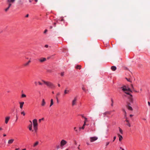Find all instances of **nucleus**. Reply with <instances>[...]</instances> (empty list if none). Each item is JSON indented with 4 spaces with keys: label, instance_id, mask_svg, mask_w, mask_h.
<instances>
[{
    "label": "nucleus",
    "instance_id": "obj_1",
    "mask_svg": "<svg viewBox=\"0 0 150 150\" xmlns=\"http://www.w3.org/2000/svg\"><path fill=\"white\" fill-rule=\"evenodd\" d=\"M29 123L27 126V128L29 131L33 133V135L37 134L38 130V124L37 120L34 119L31 121H29Z\"/></svg>",
    "mask_w": 150,
    "mask_h": 150
},
{
    "label": "nucleus",
    "instance_id": "obj_2",
    "mask_svg": "<svg viewBox=\"0 0 150 150\" xmlns=\"http://www.w3.org/2000/svg\"><path fill=\"white\" fill-rule=\"evenodd\" d=\"M67 142L66 140L63 139L62 140L60 143L59 145L57 146V148L58 149L60 148L63 149L64 146L67 144Z\"/></svg>",
    "mask_w": 150,
    "mask_h": 150
},
{
    "label": "nucleus",
    "instance_id": "obj_3",
    "mask_svg": "<svg viewBox=\"0 0 150 150\" xmlns=\"http://www.w3.org/2000/svg\"><path fill=\"white\" fill-rule=\"evenodd\" d=\"M122 90L127 94H129L130 92L131 91L130 89L129 88H127L125 86L121 87Z\"/></svg>",
    "mask_w": 150,
    "mask_h": 150
},
{
    "label": "nucleus",
    "instance_id": "obj_4",
    "mask_svg": "<svg viewBox=\"0 0 150 150\" xmlns=\"http://www.w3.org/2000/svg\"><path fill=\"white\" fill-rule=\"evenodd\" d=\"M95 130V123L94 122L93 125H91L90 128L88 130V132L93 131Z\"/></svg>",
    "mask_w": 150,
    "mask_h": 150
},
{
    "label": "nucleus",
    "instance_id": "obj_5",
    "mask_svg": "<svg viewBox=\"0 0 150 150\" xmlns=\"http://www.w3.org/2000/svg\"><path fill=\"white\" fill-rule=\"evenodd\" d=\"M111 112L110 111H107L103 113V115L104 119V120H107L106 119V117L108 118H109V117L108 116V115H110V114Z\"/></svg>",
    "mask_w": 150,
    "mask_h": 150
},
{
    "label": "nucleus",
    "instance_id": "obj_6",
    "mask_svg": "<svg viewBox=\"0 0 150 150\" xmlns=\"http://www.w3.org/2000/svg\"><path fill=\"white\" fill-rule=\"evenodd\" d=\"M46 85L50 88H55L54 85L52 83L48 81L47 83H46Z\"/></svg>",
    "mask_w": 150,
    "mask_h": 150
},
{
    "label": "nucleus",
    "instance_id": "obj_7",
    "mask_svg": "<svg viewBox=\"0 0 150 150\" xmlns=\"http://www.w3.org/2000/svg\"><path fill=\"white\" fill-rule=\"evenodd\" d=\"M31 58H29V60L28 62L24 63L23 64V66L24 67H28L31 62Z\"/></svg>",
    "mask_w": 150,
    "mask_h": 150
},
{
    "label": "nucleus",
    "instance_id": "obj_8",
    "mask_svg": "<svg viewBox=\"0 0 150 150\" xmlns=\"http://www.w3.org/2000/svg\"><path fill=\"white\" fill-rule=\"evenodd\" d=\"M77 98L76 97L74 98L72 101V105L74 106L76 105Z\"/></svg>",
    "mask_w": 150,
    "mask_h": 150
},
{
    "label": "nucleus",
    "instance_id": "obj_9",
    "mask_svg": "<svg viewBox=\"0 0 150 150\" xmlns=\"http://www.w3.org/2000/svg\"><path fill=\"white\" fill-rule=\"evenodd\" d=\"M98 137H91L90 138V141L91 142H93L97 140L98 139Z\"/></svg>",
    "mask_w": 150,
    "mask_h": 150
},
{
    "label": "nucleus",
    "instance_id": "obj_10",
    "mask_svg": "<svg viewBox=\"0 0 150 150\" xmlns=\"http://www.w3.org/2000/svg\"><path fill=\"white\" fill-rule=\"evenodd\" d=\"M39 142L37 141L34 142L32 146L33 148H35L37 146H38L39 144Z\"/></svg>",
    "mask_w": 150,
    "mask_h": 150
},
{
    "label": "nucleus",
    "instance_id": "obj_11",
    "mask_svg": "<svg viewBox=\"0 0 150 150\" xmlns=\"http://www.w3.org/2000/svg\"><path fill=\"white\" fill-rule=\"evenodd\" d=\"M5 123L6 124H7L8 122L10 119V117L9 116H6L5 117Z\"/></svg>",
    "mask_w": 150,
    "mask_h": 150
},
{
    "label": "nucleus",
    "instance_id": "obj_12",
    "mask_svg": "<svg viewBox=\"0 0 150 150\" xmlns=\"http://www.w3.org/2000/svg\"><path fill=\"white\" fill-rule=\"evenodd\" d=\"M127 107L128 110L131 111H132L133 110L132 108L130 106L129 103H127Z\"/></svg>",
    "mask_w": 150,
    "mask_h": 150
},
{
    "label": "nucleus",
    "instance_id": "obj_13",
    "mask_svg": "<svg viewBox=\"0 0 150 150\" xmlns=\"http://www.w3.org/2000/svg\"><path fill=\"white\" fill-rule=\"evenodd\" d=\"M19 107L21 109H22L24 104V102H20L19 103Z\"/></svg>",
    "mask_w": 150,
    "mask_h": 150
},
{
    "label": "nucleus",
    "instance_id": "obj_14",
    "mask_svg": "<svg viewBox=\"0 0 150 150\" xmlns=\"http://www.w3.org/2000/svg\"><path fill=\"white\" fill-rule=\"evenodd\" d=\"M46 60V59L45 58H42L38 59V61L40 62H42Z\"/></svg>",
    "mask_w": 150,
    "mask_h": 150
},
{
    "label": "nucleus",
    "instance_id": "obj_15",
    "mask_svg": "<svg viewBox=\"0 0 150 150\" xmlns=\"http://www.w3.org/2000/svg\"><path fill=\"white\" fill-rule=\"evenodd\" d=\"M11 6V3H9L8 7L5 9V11L6 12H7L8 11Z\"/></svg>",
    "mask_w": 150,
    "mask_h": 150
},
{
    "label": "nucleus",
    "instance_id": "obj_16",
    "mask_svg": "<svg viewBox=\"0 0 150 150\" xmlns=\"http://www.w3.org/2000/svg\"><path fill=\"white\" fill-rule=\"evenodd\" d=\"M117 135L119 137V141L120 142H121L122 140V139H123V137H122V136L120 135V134H117Z\"/></svg>",
    "mask_w": 150,
    "mask_h": 150
},
{
    "label": "nucleus",
    "instance_id": "obj_17",
    "mask_svg": "<svg viewBox=\"0 0 150 150\" xmlns=\"http://www.w3.org/2000/svg\"><path fill=\"white\" fill-rule=\"evenodd\" d=\"M45 104L46 103L45 100L44 99H43L42 101L41 106H44L45 105Z\"/></svg>",
    "mask_w": 150,
    "mask_h": 150
},
{
    "label": "nucleus",
    "instance_id": "obj_18",
    "mask_svg": "<svg viewBox=\"0 0 150 150\" xmlns=\"http://www.w3.org/2000/svg\"><path fill=\"white\" fill-rule=\"evenodd\" d=\"M69 92V91L67 89H65L64 91V94L65 95V94H68Z\"/></svg>",
    "mask_w": 150,
    "mask_h": 150
},
{
    "label": "nucleus",
    "instance_id": "obj_19",
    "mask_svg": "<svg viewBox=\"0 0 150 150\" xmlns=\"http://www.w3.org/2000/svg\"><path fill=\"white\" fill-rule=\"evenodd\" d=\"M18 4L20 5H22L23 4V2L21 0H18Z\"/></svg>",
    "mask_w": 150,
    "mask_h": 150
},
{
    "label": "nucleus",
    "instance_id": "obj_20",
    "mask_svg": "<svg viewBox=\"0 0 150 150\" xmlns=\"http://www.w3.org/2000/svg\"><path fill=\"white\" fill-rule=\"evenodd\" d=\"M14 141L13 139H11L9 140L8 141V144H12Z\"/></svg>",
    "mask_w": 150,
    "mask_h": 150
},
{
    "label": "nucleus",
    "instance_id": "obj_21",
    "mask_svg": "<svg viewBox=\"0 0 150 150\" xmlns=\"http://www.w3.org/2000/svg\"><path fill=\"white\" fill-rule=\"evenodd\" d=\"M111 69L113 71H115L116 69V67L114 66H112L111 67Z\"/></svg>",
    "mask_w": 150,
    "mask_h": 150
},
{
    "label": "nucleus",
    "instance_id": "obj_22",
    "mask_svg": "<svg viewBox=\"0 0 150 150\" xmlns=\"http://www.w3.org/2000/svg\"><path fill=\"white\" fill-rule=\"evenodd\" d=\"M15 1V0H7V2L9 3H13Z\"/></svg>",
    "mask_w": 150,
    "mask_h": 150
},
{
    "label": "nucleus",
    "instance_id": "obj_23",
    "mask_svg": "<svg viewBox=\"0 0 150 150\" xmlns=\"http://www.w3.org/2000/svg\"><path fill=\"white\" fill-rule=\"evenodd\" d=\"M54 104L53 100L52 99H51L50 100V107H51Z\"/></svg>",
    "mask_w": 150,
    "mask_h": 150
},
{
    "label": "nucleus",
    "instance_id": "obj_24",
    "mask_svg": "<svg viewBox=\"0 0 150 150\" xmlns=\"http://www.w3.org/2000/svg\"><path fill=\"white\" fill-rule=\"evenodd\" d=\"M60 95V93L59 92L56 95V98L57 100V101H58V96H59Z\"/></svg>",
    "mask_w": 150,
    "mask_h": 150
},
{
    "label": "nucleus",
    "instance_id": "obj_25",
    "mask_svg": "<svg viewBox=\"0 0 150 150\" xmlns=\"http://www.w3.org/2000/svg\"><path fill=\"white\" fill-rule=\"evenodd\" d=\"M81 66L80 65H77L76 67V69H81Z\"/></svg>",
    "mask_w": 150,
    "mask_h": 150
},
{
    "label": "nucleus",
    "instance_id": "obj_26",
    "mask_svg": "<svg viewBox=\"0 0 150 150\" xmlns=\"http://www.w3.org/2000/svg\"><path fill=\"white\" fill-rule=\"evenodd\" d=\"M129 101L131 103H133V99L132 98V96H131V97H130L129 98Z\"/></svg>",
    "mask_w": 150,
    "mask_h": 150
},
{
    "label": "nucleus",
    "instance_id": "obj_27",
    "mask_svg": "<svg viewBox=\"0 0 150 150\" xmlns=\"http://www.w3.org/2000/svg\"><path fill=\"white\" fill-rule=\"evenodd\" d=\"M74 130L76 132H78V129L76 127H75L74 128Z\"/></svg>",
    "mask_w": 150,
    "mask_h": 150
},
{
    "label": "nucleus",
    "instance_id": "obj_28",
    "mask_svg": "<svg viewBox=\"0 0 150 150\" xmlns=\"http://www.w3.org/2000/svg\"><path fill=\"white\" fill-rule=\"evenodd\" d=\"M119 132L121 134H122L123 133V132L122 129L120 127H119Z\"/></svg>",
    "mask_w": 150,
    "mask_h": 150
},
{
    "label": "nucleus",
    "instance_id": "obj_29",
    "mask_svg": "<svg viewBox=\"0 0 150 150\" xmlns=\"http://www.w3.org/2000/svg\"><path fill=\"white\" fill-rule=\"evenodd\" d=\"M21 114L23 115V116H25V114L24 111H23L21 112Z\"/></svg>",
    "mask_w": 150,
    "mask_h": 150
},
{
    "label": "nucleus",
    "instance_id": "obj_30",
    "mask_svg": "<svg viewBox=\"0 0 150 150\" xmlns=\"http://www.w3.org/2000/svg\"><path fill=\"white\" fill-rule=\"evenodd\" d=\"M26 95L24 94H22L21 95V98H25L26 97Z\"/></svg>",
    "mask_w": 150,
    "mask_h": 150
},
{
    "label": "nucleus",
    "instance_id": "obj_31",
    "mask_svg": "<svg viewBox=\"0 0 150 150\" xmlns=\"http://www.w3.org/2000/svg\"><path fill=\"white\" fill-rule=\"evenodd\" d=\"M82 89L84 92H86L87 90L85 88L84 86H83L82 87Z\"/></svg>",
    "mask_w": 150,
    "mask_h": 150
},
{
    "label": "nucleus",
    "instance_id": "obj_32",
    "mask_svg": "<svg viewBox=\"0 0 150 150\" xmlns=\"http://www.w3.org/2000/svg\"><path fill=\"white\" fill-rule=\"evenodd\" d=\"M85 127L83 126L81 127H79V130H80L81 129H84Z\"/></svg>",
    "mask_w": 150,
    "mask_h": 150
},
{
    "label": "nucleus",
    "instance_id": "obj_33",
    "mask_svg": "<svg viewBox=\"0 0 150 150\" xmlns=\"http://www.w3.org/2000/svg\"><path fill=\"white\" fill-rule=\"evenodd\" d=\"M110 142H106L105 143V146H107L109 144Z\"/></svg>",
    "mask_w": 150,
    "mask_h": 150
},
{
    "label": "nucleus",
    "instance_id": "obj_34",
    "mask_svg": "<svg viewBox=\"0 0 150 150\" xmlns=\"http://www.w3.org/2000/svg\"><path fill=\"white\" fill-rule=\"evenodd\" d=\"M84 118L85 120L84 122H87L88 121V120H87V118L86 117H84Z\"/></svg>",
    "mask_w": 150,
    "mask_h": 150
},
{
    "label": "nucleus",
    "instance_id": "obj_35",
    "mask_svg": "<svg viewBox=\"0 0 150 150\" xmlns=\"http://www.w3.org/2000/svg\"><path fill=\"white\" fill-rule=\"evenodd\" d=\"M129 127H131V125L130 123L129 122L127 123L126 124Z\"/></svg>",
    "mask_w": 150,
    "mask_h": 150
},
{
    "label": "nucleus",
    "instance_id": "obj_36",
    "mask_svg": "<svg viewBox=\"0 0 150 150\" xmlns=\"http://www.w3.org/2000/svg\"><path fill=\"white\" fill-rule=\"evenodd\" d=\"M64 75V72H62L60 73V75L62 76H63Z\"/></svg>",
    "mask_w": 150,
    "mask_h": 150
},
{
    "label": "nucleus",
    "instance_id": "obj_37",
    "mask_svg": "<svg viewBox=\"0 0 150 150\" xmlns=\"http://www.w3.org/2000/svg\"><path fill=\"white\" fill-rule=\"evenodd\" d=\"M38 82H37L36 81H35L34 82V83L35 86H37L38 85Z\"/></svg>",
    "mask_w": 150,
    "mask_h": 150
},
{
    "label": "nucleus",
    "instance_id": "obj_38",
    "mask_svg": "<svg viewBox=\"0 0 150 150\" xmlns=\"http://www.w3.org/2000/svg\"><path fill=\"white\" fill-rule=\"evenodd\" d=\"M111 101H112V104H111V105L112 106H113V101L112 99L111 100Z\"/></svg>",
    "mask_w": 150,
    "mask_h": 150
},
{
    "label": "nucleus",
    "instance_id": "obj_39",
    "mask_svg": "<svg viewBox=\"0 0 150 150\" xmlns=\"http://www.w3.org/2000/svg\"><path fill=\"white\" fill-rule=\"evenodd\" d=\"M42 81L45 84H46V83L48 81H45L44 80H42Z\"/></svg>",
    "mask_w": 150,
    "mask_h": 150
},
{
    "label": "nucleus",
    "instance_id": "obj_40",
    "mask_svg": "<svg viewBox=\"0 0 150 150\" xmlns=\"http://www.w3.org/2000/svg\"><path fill=\"white\" fill-rule=\"evenodd\" d=\"M126 79L128 81L131 82V80H130V79H127V78H126Z\"/></svg>",
    "mask_w": 150,
    "mask_h": 150
},
{
    "label": "nucleus",
    "instance_id": "obj_41",
    "mask_svg": "<svg viewBox=\"0 0 150 150\" xmlns=\"http://www.w3.org/2000/svg\"><path fill=\"white\" fill-rule=\"evenodd\" d=\"M38 83L39 84V85H42V83H41L40 81L38 82Z\"/></svg>",
    "mask_w": 150,
    "mask_h": 150
},
{
    "label": "nucleus",
    "instance_id": "obj_42",
    "mask_svg": "<svg viewBox=\"0 0 150 150\" xmlns=\"http://www.w3.org/2000/svg\"><path fill=\"white\" fill-rule=\"evenodd\" d=\"M47 31V29L45 30L44 32V33H45Z\"/></svg>",
    "mask_w": 150,
    "mask_h": 150
},
{
    "label": "nucleus",
    "instance_id": "obj_43",
    "mask_svg": "<svg viewBox=\"0 0 150 150\" xmlns=\"http://www.w3.org/2000/svg\"><path fill=\"white\" fill-rule=\"evenodd\" d=\"M48 45H46L45 46V47L46 48H48Z\"/></svg>",
    "mask_w": 150,
    "mask_h": 150
},
{
    "label": "nucleus",
    "instance_id": "obj_44",
    "mask_svg": "<svg viewBox=\"0 0 150 150\" xmlns=\"http://www.w3.org/2000/svg\"><path fill=\"white\" fill-rule=\"evenodd\" d=\"M120 149H119V150H125L124 149L122 148V147H120Z\"/></svg>",
    "mask_w": 150,
    "mask_h": 150
},
{
    "label": "nucleus",
    "instance_id": "obj_45",
    "mask_svg": "<svg viewBox=\"0 0 150 150\" xmlns=\"http://www.w3.org/2000/svg\"><path fill=\"white\" fill-rule=\"evenodd\" d=\"M116 138V137L115 136L114 137V138H113L114 139H113V142H114L115 141V139Z\"/></svg>",
    "mask_w": 150,
    "mask_h": 150
},
{
    "label": "nucleus",
    "instance_id": "obj_46",
    "mask_svg": "<svg viewBox=\"0 0 150 150\" xmlns=\"http://www.w3.org/2000/svg\"><path fill=\"white\" fill-rule=\"evenodd\" d=\"M43 120V118H42V119H40L39 120V121L40 122L42 120Z\"/></svg>",
    "mask_w": 150,
    "mask_h": 150
},
{
    "label": "nucleus",
    "instance_id": "obj_47",
    "mask_svg": "<svg viewBox=\"0 0 150 150\" xmlns=\"http://www.w3.org/2000/svg\"><path fill=\"white\" fill-rule=\"evenodd\" d=\"M86 125V122H84V124H83V126L85 127V126Z\"/></svg>",
    "mask_w": 150,
    "mask_h": 150
},
{
    "label": "nucleus",
    "instance_id": "obj_48",
    "mask_svg": "<svg viewBox=\"0 0 150 150\" xmlns=\"http://www.w3.org/2000/svg\"><path fill=\"white\" fill-rule=\"evenodd\" d=\"M148 105L149 106H150V102H149L148 101Z\"/></svg>",
    "mask_w": 150,
    "mask_h": 150
},
{
    "label": "nucleus",
    "instance_id": "obj_49",
    "mask_svg": "<svg viewBox=\"0 0 150 150\" xmlns=\"http://www.w3.org/2000/svg\"><path fill=\"white\" fill-rule=\"evenodd\" d=\"M29 16V15L28 14H27L26 15V16H25V17H28Z\"/></svg>",
    "mask_w": 150,
    "mask_h": 150
},
{
    "label": "nucleus",
    "instance_id": "obj_50",
    "mask_svg": "<svg viewBox=\"0 0 150 150\" xmlns=\"http://www.w3.org/2000/svg\"><path fill=\"white\" fill-rule=\"evenodd\" d=\"M125 121H126L127 123H128V122H129V121H128V120H125Z\"/></svg>",
    "mask_w": 150,
    "mask_h": 150
},
{
    "label": "nucleus",
    "instance_id": "obj_51",
    "mask_svg": "<svg viewBox=\"0 0 150 150\" xmlns=\"http://www.w3.org/2000/svg\"><path fill=\"white\" fill-rule=\"evenodd\" d=\"M19 148H17L15 150H19Z\"/></svg>",
    "mask_w": 150,
    "mask_h": 150
},
{
    "label": "nucleus",
    "instance_id": "obj_52",
    "mask_svg": "<svg viewBox=\"0 0 150 150\" xmlns=\"http://www.w3.org/2000/svg\"><path fill=\"white\" fill-rule=\"evenodd\" d=\"M58 86L59 87H60V84H59V83H58Z\"/></svg>",
    "mask_w": 150,
    "mask_h": 150
},
{
    "label": "nucleus",
    "instance_id": "obj_53",
    "mask_svg": "<svg viewBox=\"0 0 150 150\" xmlns=\"http://www.w3.org/2000/svg\"><path fill=\"white\" fill-rule=\"evenodd\" d=\"M56 23H54V26H56Z\"/></svg>",
    "mask_w": 150,
    "mask_h": 150
},
{
    "label": "nucleus",
    "instance_id": "obj_54",
    "mask_svg": "<svg viewBox=\"0 0 150 150\" xmlns=\"http://www.w3.org/2000/svg\"><path fill=\"white\" fill-rule=\"evenodd\" d=\"M2 130V128L1 127H0V131L1 130Z\"/></svg>",
    "mask_w": 150,
    "mask_h": 150
},
{
    "label": "nucleus",
    "instance_id": "obj_55",
    "mask_svg": "<svg viewBox=\"0 0 150 150\" xmlns=\"http://www.w3.org/2000/svg\"><path fill=\"white\" fill-rule=\"evenodd\" d=\"M132 116H133V115H130V117H132Z\"/></svg>",
    "mask_w": 150,
    "mask_h": 150
},
{
    "label": "nucleus",
    "instance_id": "obj_56",
    "mask_svg": "<svg viewBox=\"0 0 150 150\" xmlns=\"http://www.w3.org/2000/svg\"><path fill=\"white\" fill-rule=\"evenodd\" d=\"M3 136L4 137H5V136H6V134H3Z\"/></svg>",
    "mask_w": 150,
    "mask_h": 150
},
{
    "label": "nucleus",
    "instance_id": "obj_57",
    "mask_svg": "<svg viewBox=\"0 0 150 150\" xmlns=\"http://www.w3.org/2000/svg\"><path fill=\"white\" fill-rule=\"evenodd\" d=\"M52 28V26H50V28L51 29V28Z\"/></svg>",
    "mask_w": 150,
    "mask_h": 150
},
{
    "label": "nucleus",
    "instance_id": "obj_58",
    "mask_svg": "<svg viewBox=\"0 0 150 150\" xmlns=\"http://www.w3.org/2000/svg\"><path fill=\"white\" fill-rule=\"evenodd\" d=\"M29 1L30 2H31L32 1L31 0H29Z\"/></svg>",
    "mask_w": 150,
    "mask_h": 150
},
{
    "label": "nucleus",
    "instance_id": "obj_59",
    "mask_svg": "<svg viewBox=\"0 0 150 150\" xmlns=\"http://www.w3.org/2000/svg\"><path fill=\"white\" fill-rule=\"evenodd\" d=\"M25 59H29V58H28V57H26V58H25Z\"/></svg>",
    "mask_w": 150,
    "mask_h": 150
},
{
    "label": "nucleus",
    "instance_id": "obj_60",
    "mask_svg": "<svg viewBox=\"0 0 150 150\" xmlns=\"http://www.w3.org/2000/svg\"><path fill=\"white\" fill-rule=\"evenodd\" d=\"M26 150V149H22V150Z\"/></svg>",
    "mask_w": 150,
    "mask_h": 150
},
{
    "label": "nucleus",
    "instance_id": "obj_61",
    "mask_svg": "<svg viewBox=\"0 0 150 150\" xmlns=\"http://www.w3.org/2000/svg\"><path fill=\"white\" fill-rule=\"evenodd\" d=\"M35 1L36 2H37L38 1V0H35Z\"/></svg>",
    "mask_w": 150,
    "mask_h": 150
},
{
    "label": "nucleus",
    "instance_id": "obj_62",
    "mask_svg": "<svg viewBox=\"0 0 150 150\" xmlns=\"http://www.w3.org/2000/svg\"><path fill=\"white\" fill-rule=\"evenodd\" d=\"M143 120H146V119H145V118H144V119H143Z\"/></svg>",
    "mask_w": 150,
    "mask_h": 150
},
{
    "label": "nucleus",
    "instance_id": "obj_63",
    "mask_svg": "<svg viewBox=\"0 0 150 150\" xmlns=\"http://www.w3.org/2000/svg\"><path fill=\"white\" fill-rule=\"evenodd\" d=\"M61 21H63V19H61Z\"/></svg>",
    "mask_w": 150,
    "mask_h": 150
},
{
    "label": "nucleus",
    "instance_id": "obj_64",
    "mask_svg": "<svg viewBox=\"0 0 150 150\" xmlns=\"http://www.w3.org/2000/svg\"><path fill=\"white\" fill-rule=\"evenodd\" d=\"M131 86H132V88L133 87V86L132 85H131Z\"/></svg>",
    "mask_w": 150,
    "mask_h": 150
}]
</instances>
